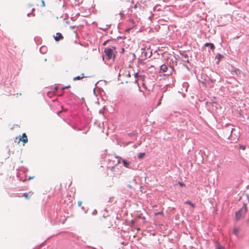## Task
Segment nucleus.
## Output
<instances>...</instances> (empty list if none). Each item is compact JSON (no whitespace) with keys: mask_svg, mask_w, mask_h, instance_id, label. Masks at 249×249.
<instances>
[{"mask_svg":"<svg viewBox=\"0 0 249 249\" xmlns=\"http://www.w3.org/2000/svg\"><path fill=\"white\" fill-rule=\"evenodd\" d=\"M116 49V47L114 46H111L110 47H107L105 48L104 53H105V56H103V60L105 61V59L106 60H112L114 61L115 58V54L113 53V51Z\"/></svg>","mask_w":249,"mask_h":249,"instance_id":"nucleus-1","label":"nucleus"},{"mask_svg":"<svg viewBox=\"0 0 249 249\" xmlns=\"http://www.w3.org/2000/svg\"><path fill=\"white\" fill-rule=\"evenodd\" d=\"M236 129L234 128H231L230 125H227L224 130V132L225 133V137H227L228 139L231 138L235 136L234 140L238 139V132H237L236 133L235 132Z\"/></svg>","mask_w":249,"mask_h":249,"instance_id":"nucleus-2","label":"nucleus"},{"mask_svg":"<svg viewBox=\"0 0 249 249\" xmlns=\"http://www.w3.org/2000/svg\"><path fill=\"white\" fill-rule=\"evenodd\" d=\"M247 212V207L246 204H244L243 207L235 213V220L239 221L244 217L245 214Z\"/></svg>","mask_w":249,"mask_h":249,"instance_id":"nucleus-3","label":"nucleus"},{"mask_svg":"<svg viewBox=\"0 0 249 249\" xmlns=\"http://www.w3.org/2000/svg\"><path fill=\"white\" fill-rule=\"evenodd\" d=\"M169 69H170V71L168 72V67L167 65H166L165 64H163L160 66V71H162L163 72H167L166 74L167 75L171 74L172 71H174L173 68L171 66H170Z\"/></svg>","mask_w":249,"mask_h":249,"instance_id":"nucleus-4","label":"nucleus"},{"mask_svg":"<svg viewBox=\"0 0 249 249\" xmlns=\"http://www.w3.org/2000/svg\"><path fill=\"white\" fill-rule=\"evenodd\" d=\"M54 38L55 41H58L61 39H62L63 38V36L61 33H57L56 34V36H54Z\"/></svg>","mask_w":249,"mask_h":249,"instance_id":"nucleus-5","label":"nucleus"},{"mask_svg":"<svg viewBox=\"0 0 249 249\" xmlns=\"http://www.w3.org/2000/svg\"><path fill=\"white\" fill-rule=\"evenodd\" d=\"M19 141H22L24 144L27 142L28 138L25 133L22 134V136L20 138Z\"/></svg>","mask_w":249,"mask_h":249,"instance_id":"nucleus-6","label":"nucleus"},{"mask_svg":"<svg viewBox=\"0 0 249 249\" xmlns=\"http://www.w3.org/2000/svg\"><path fill=\"white\" fill-rule=\"evenodd\" d=\"M128 21L130 23V25H131L132 28H134L137 25L136 22L132 18H129Z\"/></svg>","mask_w":249,"mask_h":249,"instance_id":"nucleus-7","label":"nucleus"},{"mask_svg":"<svg viewBox=\"0 0 249 249\" xmlns=\"http://www.w3.org/2000/svg\"><path fill=\"white\" fill-rule=\"evenodd\" d=\"M181 55H182V57H183V61L184 62H187V63H189V60L188 59V58L189 57V56L188 55V54H184V53H181Z\"/></svg>","mask_w":249,"mask_h":249,"instance_id":"nucleus-8","label":"nucleus"},{"mask_svg":"<svg viewBox=\"0 0 249 249\" xmlns=\"http://www.w3.org/2000/svg\"><path fill=\"white\" fill-rule=\"evenodd\" d=\"M205 46L210 47V49L213 50H214L215 48L214 45H213V44L212 43H206L205 44Z\"/></svg>","mask_w":249,"mask_h":249,"instance_id":"nucleus-9","label":"nucleus"},{"mask_svg":"<svg viewBox=\"0 0 249 249\" xmlns=\"http://www.w3.org/2000/svg\"><path fill=\"white\" fill-rule=\"evenodd\" d=\"M122 162L124 167L129 168V165H130V162L129 161H127L125 160H123Z\"/></svg>","mask_w":249,"mask_h":249,"instance_id":"nucleus-10","label":"nucleus"},{"mask_svg":"<svg viewBox=\"0 0 249 249\" xmlns=\"http://www.w3.org/2000/svg\"><path fill=\"white\" fill-rule=\"evenodd\" d=\"M84 77H85L84 74L83 73H81V76H77L74 77L73 78V81L79 80H81V79H82Z\"/></svg>","mask_w":249,"mask_h":249,"instance_id":"nucleus-11","label":"nucleus"},{"mask_svg":"<svg viewBox=\"0 0 249 249\" xmlns=\"http://www.w3.org/2000/svg\"><path fill=\"white\" fill-rule=\"evenodd\" d=\"M47 51V48L45 46H42L40 48V52L42 53H45Z\"/></svg>","mask_w":249,"mask_h":249,"instance_id":"nucleus-12","label":"nucleus"},{"mask_svg":"<svg viewBox=\"0 0 249 249\" xmlns=\"http://www.w3.org/2000/svg\"><path fill=\"white\" fill-rule=\"evenodd\" d=\"M223 55L220 54V53H217L216 54V55L215 56V58L217 59H218V61H220L221 60V59L223 57Z\"/></svg>","mask_w":249,"mask_h":249,"instance_id":"nucleus-13","label":"nucleus"},{"mask_svg":"<svg viewBox=\"0 0 249 249\" xmlns=\"http://www.w3.org/2000/svg\"><path fill=\"white\" fill-rule=\"evenodd\" d=\"M110 27V25H106L105 27L103 28H99L100 29L104 31H106L108 29V28Z\"/></svg>","mask_w":249,"mask_h":249,"instance_id":"nucleus-14","label":"nucleus"},{"mask_svg":"<svg viewBox=\"0 0 249 249\" xmlns=\"http://www.w3.org/2000/svg\"><path fill=\"white\" fill-rule=\"evenodd\" d=\"M239 231L238 228L235 227L233 228V232L235 235H237Z\"/></svg>","mask_w":249,"mask_h":249,"instance_id":"nucleus-15","label":"nucleus"},{"mask_svg":"<svg viewBox=\"0 0 249 249\" xmlns=\"http://www.w3.org/2000/svg\"><path fill=\"white\" fill-rule=\"evenodd\" d=\"M210 104H211L213 107H215L216 108H217V106L218 105V104L216 102L213 101L210 103Z\"/></svg>","mask_w":249,"mask_h":249,"instance_id":"nucleus-16","label":"nucleus"},{"mask_svg":"<svg viewBox=\"0 0 249 249\" xmlns=\"http://www.w3.org/2000/svg\"><path fill=\"white\" fill-rule=\"evenodd\" d=\"M163 93H162L161 94V95H160V99H159V102H158V104H157V106H160V105L161 104V100H162V97H163Z\"/></svg>","mask_w":249,"mask_h":249,"instance_id":"nucleus-17","label":"nucleus"},{"mask_svg":"<svg viewBox=\"0 0 249 249\" xmlns=\"http://www.w3.org/2000/svg\"><path fill=\"white\" fill-rule=\"evenodd\" d=\"M145 155V153H140L138 155V158L139 159H142V158H143V157Z\"/></svg>","mask_w":249,"mask_h":249,"instance_id":"nucleus-18","label":"nucleus"},{"mask_svg":"<svg viewBox=\"0 0 249 249\" xmlns=\"http://www.w3.org/2000/svg\"><path fill=\"white\" fill-rule=\"evenodd\" d=\"M119 14L120 16L121 19H123L125 17V15L124 14L123 11H120Z\"/></svg>","mask_w":249,"mask_h":249,"instance_id":"nucleus-19","label":"nucleus"},{"mask_svg":"<svg viewBox=\"0 0 249 249\" xmlns=\"http://www.w3.org/2000/svg\"><path fill=\"white\" fill-rule=\"evenodd\" d=\"M134 77L136 79H138L139 77L141 78H143V77L142 75H140L138 72L135 74Z\"/></svg>","mask_w":249,"mask_h":249,"instance_id":"nucleus-20","label":"nucleus"},{"mask_svg":"<svg viewBox=\"0 0 249 249\" xmlns=\"http://www.w3.org/2000/svg\"><path fill=\"white\" fill-rule=\"evenodd\" d=\"M185 203L190 205L192 207H195V205L193 203H192L190 201H186L185 202Z\"/></svg>","mask_w":249,"mask_h":249,"instance_id":"nucleus-21","label":"nucleus"},{"mask_svg":"<svg viewBox=\"0 0 249 249\" xmlns=\"http://www.w3.org/2000/svg\"><path fill=\"white\" fill-rule=\"evenodd\" d=\"M239 148H240V149L244 150L246 149V146L240 145V146H239Z\"/></svg>","mask_w":249,"mask_h":249,"instance_id":"nucleus-22","label":"nucleus"},{"mask_svg":"<svg viewBox=\"0 0 249 249\" xmlns=\"http://www.w3.org/2000/svg\"><path fill=\"white\" fill-rule=\"evenodd\" d=\"M138 80L137 79H136L135 81H134V83L136 84H137V85H138V86L139 87V89H140V87L139 85L138 84Z\"/></svg>","mask_w":249,"mask_h":249,"instance_id":"nucleus-23","label":"nucleus"},{"mask_svg":"<svg viewBox=\"0 0 249 249\" xmlns=\"http://www.w3.org/2000/svg\"><path fill=\"white\" fill-rule=\"evenodd\" d=\"M23 196H24L25 197H26V198H28L29 197H28V193H25L23 194Z\"/></svg>","mask_w":249,"mask_h":249,"instance_id":"nucleus-24","label":"nucleus"},{"mask_svg":"<svg viewBox=\"0 0 249 249\" xmlns=\"http://www.w3.org/2000/svg\"><path fill=\"white\" fill-rule=\"evenodd\" d=\"M41 6L42 7H45V2L43 0H41Z\"/></svg>","mask_w":249,"mask_h":249,"instance_id":"nucleus-25","label":"nucleus"},{"mask_svg":"<svg viewBox=\"0 0 249 249\" xmlns=\"http://www.w3.org/2000/svg\"><path fill=\"white\" fill-rule=\"evenodd\" d=\"M133 28H132V27H130V28H129L127 29L126 30V32H129V31H130L132 29H133Z\"/></svg>","mask_w":249,"mask_h":249,"instance_id":"nucleus-26","label":"nucleus"},{"mask_svg":"<svg viewBox=\"0 0 249 249\" xmlns=\"http://www.w3.org/2000/svg\"><path fill=\"white\" fill-rule=\"evenodd\" d=\"M97 211H96V210H94L93 211V212H92V214H93V215H95V214H97Z\"/></svg>","mask_w":249,"mask_h":249,"instance_id":"nucleus-27","label":"nucleus"},{"mask_svg":"<svg viewBox=\"0 0 249 249\" xmlns=\"http://www.w3.org/2000/svg\"><path fill=\"white\" fill-rule=\"evenodd\" d=\"M217 249H225V248L222 246H219Z\"/></svg>","mask_w":249,"mask_h":249,"instance_id":"nucleus-28","label":"nucleus"},{"mask_svg":"<svg viewBox=\"0 0 249 249\" xmlns=\"http://www.w3.org/2000/svg\"><path fill=\"white\" fill-rule=\"evenodd\" d=\"M126 76L127 77H131V74H130V73L128 72L127 73H126Z\"/></svg>","mask_w":249,"mask_h":249,"instance_id":"nucleus-29","label":"nucleus"},{"mask_svg":"<svg viewBox=\"0 0 249 249\" xmlns=\"http://www.w3.org/2000/svg\"><path fill=\"white\" fill-rule=\"evenodd\" d=\"M179 185L181 186H185V184L182 183V182H178Z\"/></svg>","mask_w":249,"mask_h":249,"instance_id":"nucleus-30","label":"nucleus"},{"mask_svg":"<svg viewBox=\"0 0 249 249\" xmlns=\"http://www.w3.org/2000/svg\"><path fill=\"white\" fill-rule=\"evenodd\" d=\"M81 205H82V201H79L78 202V205L79 206H81Z\"/></svg>","mask_w":249,"mask_h":249,"instance_id":"nucleus-31","label":"nucleus"},{"mask_svg":"<svg viewBox=\"0 0 249 249\" xmlns=\"http://www.w3.org/2000/svg\"><path fill=\"white\" fill-rule=\"evenodd\" d=\"M108 42V40H107L106 41H105L103 44V45H106L107 43V42Z\"/></svg>","mask_w":249,"mask_h":249,"instance_id":"nucleus-32","label":"nucleus"},{"mask_svg":"<svg viewBox=\"0 0 249 249\" xmlns=\"http://www.w3.org/2000/svg\"><path fill=\"white\" fill-rule=\"evenodd\" d=\"M127 187L129 189H131V188H132L131 186L129 184L127 185Z\"/></svg>","mask_w":249,"mask_h":249,"instance_id":"nucleus-33","label":"nucleus"},{"mask_svg":"<svg viewBox=\"0 0 249 249\" xmlns=\"http://www.w3.org/2000/svg\"><path fill=\"white\" fill-rule=\"evenodd\" d=\"M33 178H34V177H30L29 178V180H30V179H31Z\"/></svg>","mask_w":249,"mask_h":249,"instance_id":"nucleus-34","label":"nucleus"},{"mask_svg":"<svg viewBox=\"0 0 249 249\" xmlns=\"http://www.w3.org/2000/svg\"><path fill=\"white\" fill-rule=\"evenodd\" d=\"M69 87H70V86H68V87H65V88H63V89H67V88H69Z\"/></svg>","mask_w":249,"mask_h":249,"instance_id":"nucleus-35","label":"nucleus"},{"mask_svg":"<svg viewBox=\"0 0 249 249\" xmlns=\"http://www.w3.org/2000/svg\"><path fill=\"white\" fill-rule=\"evenodd\" d=\"M99 112H100V113H103V110H102V109H101V110L99 111Z\"/></svg>","mask_w":249,"mask_h":249,"instance_id":"nucleus-36","label":"nucleus"},{"mask_svg":"<svg viewBox=\"0 0 249 249\" xmlns=\"http://www.w3.org/2000/svg\"><path fill=\"white\" fill-rule=\"evenodd\" d=\"M31 14V13H28L27 14V16L29 17Z\"/></svg>","mask_w":249,"mask_h":249,"instance_id":"nucleus-37","label":"nucleus"},{"mask_svg":"<svg viewBox=\"0 0 249 249\" xmlns=\"http://www.w3.org/2000/svg\"><path fill=\"white\" fill-rule=\"evenodd\" d=\"M35 10V8H33L32 9V13H33V12Z\"/></svg>","mask_w":249,"mask_h":249,"instance_id":"nucleus-38","label":"nucleus"},{"mask_svg":"<svg viewBox=\"0 0 249 249\" xmlns=\"http://www.w3.org/2000/svg\"><path fill=\"white\" fill-rule=\"evenodd\" d=\"M129 135H130V136H132V133H129Z\"/></svg>","mask_w":249,"mask_h":249,"instance_id":"nucleus-39","label":"nucleus"},{"mask_svg":"<svg viewBox=\"0 0 249 249\" xmlns=\"http://www.w3.org/2000/svg\"><path fill=\"white\" fill-rule=\"evenodd\" d=\"M71 28H74V27L73 26H71Z\"/></svg>","mask_w":249,"mask_h":249,"instance_id":"nucleus-40","label":"nucleus"},{"mask_svg":"<svg viewBox=\"0 0 249 249\" xmlns=\"http://www.w3.org/2000/svg\"><path fill=\"white\" fill-rule=\"evenodd\" d=\"M159 213H156V214H159Z\"/></svg>","mask_w":249,"mask_h":249,"instance_id":"nucleus-41","label":"nucleus"},{"mask_svg":"<svg viewBox=\"0 0 249 249\" xmlns=\"http://www.w3.org/2000/svg\"><path fill=\"white\" fill-rule=\"evenodd\" d=\"M134 7H135V8H136V7H137L136 5H135L134 6Z\"/></svg>","mask_w":249,"mask_h":249,"instance_id":"nucleus-42","label":"nucleus"},{"mask_svg":"<svg viewBox=\"0 0 249 249\" xmlns=\"http://www.w3.org/2000/svg\"><path fill=\"white\" fill-rule=\"evenodd\" d=\"M33 16H35V14H33Z\"/></svg>","mask_w":249,"mask_h":249,"instance_id":"nucleus-43","label":"nucleus"}]
</instances>
